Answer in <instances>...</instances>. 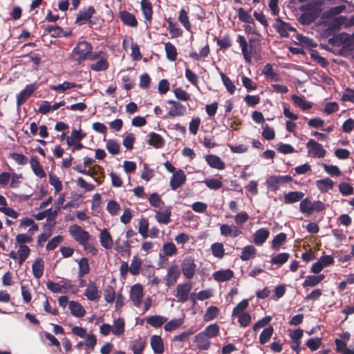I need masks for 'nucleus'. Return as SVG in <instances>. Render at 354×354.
I'll use <instances>...</instances> for the list:
<instances>
[{
  "instance_id": "nucleus-26",
  "label": "nucleus",
  "mask_w": 354,
  "mask_h": 354,
  "mask_svg": "<svg viewBox=\"0 0 354 354\" xmlns=\"http://www.w3.org/2000/svg\"><path fill=\"white\" fill-rule=\"evenodd\" d=\"M151 346L155 353L162 354L164 351V344L160 336L153 335L151 337Z\"/></svg>"
},
{
  "instance_id": "nucleus-29",
  "label": "nucleus",
  "mask_w": 354,
  "mask_h": 354,
  "mask_svg": "<svg viewBox=\"0 0 354 354\" xmlns=\"http://www.w3.org/2000/svg\"><path fill=\"white\" fill-rule=\"evenodd\" d=\"M61 283H63V285H61L58 283H55L51 281H48L46 282V287L48 290L52 291L53 292H61L62 288H71V286L68 284L67 280H62Z\"/></svg>"
},
{
  "instance_id": "nucleus-40",
  "label": "nucleus",
  "mask_w": 354,
  "mask_h": 354,
  "mask_svg": "<svg viewBox=\"0 0 354 354\" xmlns=\"http://www.w3.org/2000/svg\"><path fill=\"white\" fill-rule=\"evenodd\" d=\"M171 211L166 209L164 211H157L156 218L160 223L167 224L170 222Z\"/></svg>"
},
{
  "instance_id": "nucleus-49",
  "label": "nucleus",
  "mask_w": 354,
  "mask_h": 354,
  "mask_svg": "<svg viewBox=\"0 0 354 354\" xmlns=\"http://www.w3.org/2000/svg\"><path fill=\"white\" fill-rule=\"evenodd\" d=\"M249 301L248 299H243L239 302L233 309L232 313V317H236L237 315L245 313V310L248 307Z\"/></svg>"
},
{
  "instance_id": "nucleus-19",
  "label": "nucleus",
  "mask_w": 354,
  "mask_h": 354,
  "mask_svg": "<svg viewBox=\"0 0 354 354\" xmlns=\"http://www.w3.org/2000/svg\"><path fill=\"white\" fill-rule=\"evenodd\" d=\"M185 180L186 177L183 171L179 170L173 174L170 180V185L173 189H176L180 187L185 183Z\"/></svg>"
},
{
  "instance_id": "nucleus-44",
  "label": "nucleus",
  "mask_w": 354,
  "mask_h": 354,
  "mask_svg": "<svg viewBox=\"0 0 354 354\" xmlns=\"http://www.w3.org/2000/svg\"><path fill=\"white\" fill-rule=\"evenodd\" d=\"M316 183L318 189L323 192H328L333 186V180L328 178L319 180Z\"/></svg>"
},
{
  "instance_id": "nucleus-59",
  "label": "nucleus",
  "mask_w": 354,
  "mask_h": 354,
  "mask_svg": "<svg viewBox=\"0 0 354 354\" xmlns=\"http://www.w3.org/2000/svg\"><path fill=\"white\" fill-rule=\"evenodd\" d=\"M178 20L187 30H190L191 24L189 20L187 12L185 11V10L182 9L180 11Z\"/></svg>"
},
{
  "instance_id": "nucleus-15",
  "label": "nucleus",
  "mask_w": 354,
  "mask_h": 354,
  "mask_svg": "<svg viewBox=\"0 0 354 354\" xmlns=\"http://www.w3.org/2000/svg\"><path fill=\"white\" fill-rule=\"evenodd\" d=\"M84 295L89 301H97L100 298V291L95 282L90 281L84 292Z\"/></svg>"
},
{
  "instance_id": "nucleus-18",
  "label": "nucleus",
  "mask_w": 354,
  "mask_h": 354,
  "mask_svg": "<svg viewBox=\"0 0 354 354\" xmlns=\"http://www.w3.org/2000/svg\"><path fill=\"white\" fill-rule=\"evenodd\" d=\"M55 222L52 223H45L44 225V232H42L37 239V245L42 247L44 243L51 236L52 231L55 227Z\"/></svg>"
},
{
  "instance_id": "nucleus-55",
  "label": "nucleus",
  "mask_w": 354,
  "mask_h": 354,
  "mask_svg": "<svg viewBox=\"0 0 354 354\" xmlns=\"http://www.w3.org/2000/svg\"><path fill=\"white\" fill-rule=\"evenodd\" d=\"M183 324V319H174L165 324L164 326V329L166 331H171L180 326Z\"/></svg>"
},
{
  "instance_id": "nucleus-52",
  "label": "nucleus",
  "mask_w": 354,
  "mask_h": 354,
  "mask_svg": "<svg viewBox=\"0 0 354 354\" xmlns=\"http://www.w3.org/2000/svg\"><path fill=\"white\" fill-rule=\"evenodd\" d=\"M106 147L110 153L115 155L120 152V145L115 140H106Z\"/></svg>"
},
{
  "instance_id": "nucleus-45",
  "label": "nucleus",
  "mask_w": 354,
  "mask_h": 354,
  "mask_svg": "<svg viewBox=\"0 0 354 354\" xmlns=\"http://www.w3.org/2000/svg\"><path fill=\"white\" fill-rule=\"evenodd\" d=\"M287 235L286 233L281 232L277 234L272 241V248L275 250H278L281 245L286 241Z\"/></svg>"
},
{
  "instance_id": "nucleus-25",
  "label": "nucleus",
  "mask_w": 354,
  "mask_h": 354,
  "mask_svg": "<svg viewBox=\"0 0 354 354\" xmlns=\"http://www.w3.org/2000/svg\"><path fill=\"white\" fill-rule=\"evenodd\" d=\"M214 279L218 282H223L231 279L234 277V272L230 269L218 270L213 274Z\"/></svg>"
},
{
  "instance_id": "nucleus-50",
  "label": "nucleus",
  "mask_w": 354,
  "mask_h": 354,
  "mask_svg": "<svg viewBox=\"0 0 354 354\" xmlns=\"http://www.w3.org/2000/svg\"><path fill=\"white\" fill-rule=\"evenodd\" d=\"M185 112V107L180 103L176 104L172 106L168 112V115L171 117L183 115Z\"/></svg>"
},
{
  "instance_id": "nucleus-9",
  "label": "nucleus",
  "mask_w": 354,
  "mask_h": 354,
  "mask_svg": "<svg viewBox=\"0 0 354 354\" xmlns=\"http://www.w3.org/2000/svg\"><path fill=\"white\" fill-rule=\"evenodd\" d=\"M180 276V270L177 265L171 266L168 270L165 278V285L167 287L173 286L177 282Z\"/></svg>"
},
{
  "instance_id": "nucleus-23",
  "label": "nucleus",
  "mask_w": 354,
  "mask_h": 354,
  "mask_svg": "<svg viewBox=\"0 0 354 354\" xmlns=\"http://www.w3.org/2000/svg\"><path fill=\"white\" fill-rule=\"evenodd\" d=\"M32 274L35 278L39 279L41 277L44 270V262L42 258L39 257L34 261L32 266Z\"/></svg>"
},
{
  "instance_id": "nucleus-51",
  "label": "nucleus",
  "mask_w": 354,
  "mask_h": 354,
  "mask_svg": "<svg viewBox=\"0 0 354 354\" xmlns=\"http://www.w3.org/2000/svg\"><path fill=\"white\" fill-rule=\"evenodd\" d=\"M290 257L287 252L279 253L271 259V263L273 265L281 266L286 263Z\"/></svg>"
},
{
  "instance_id": "nucleus-2",
  "label": "nucleus",
  "mask_w": 354,
  "mask_h": 354,
  "mask_svg": "<svg viewBox=\"0 0 354 354\" xmlns=\"http://www.w3.org/2000/svg\"><path fill=\"white\" fill-rule=\"evenodd\" d=\"M15 240L19 245L18 250V264L22 265L23 263L27 259L30 253V249L26 243H30L32 241L33 239L31 235L27 234H19L16 236Z\"/></svg>"
},
{
  "instance_id": "nucleus-27",
  "label": "nucleus",
  "mask_w": 354,
  "mask_h": 354,
  "mask_svg": "<svg viewBox=\"0 0 354 354\" xmlns=\"http://www.w3.org/2000/svg\"><path fill=\"white\" fill-rule=\"evenodd\" d=\"M68 307L71 314L76 317H82L86 313V310L84 307L77 301H70Z\"/></svg>"
},
{
  "instance_id": "nucleus-31",
  "label": "nucleus",
  "mask_w": 354,
  "mask_h": 354,
  "mask_svg": "<svg viewBox=\"0 0 354 354\" xmlns=\"http://www.w3.org/2000/svg\"><path fill=\"white\" fill-rule=\"evenodd\" d=\"M78 277L82 278L84 275L88 274L90 272V266L88 260L86 257H83L80 259V260L78 262Z\"/></svg>"
},
{
  "instance_id": "nucleus-34",
  "label": "nucleus",
  "mask_w": 354,
  "mask_h": 354,
  "mask_svg": "<svg viewBox=\"0 0 354 354\" xmlns=\"http://www.w3.org/2000/svg\"><path fill=\"white\" fill-rule=\"evenodd\" d=\"M167 318L160 315H153L147 317L146 322L153 327L158 328L166 323Z\"/></svg>"
},
{
  "instance_id": "nucleus-39",
  "label": "nucleus",
  "mask_w": 354,
  "mask_h": 354,
  "mask_svg": "<svg viewBox=\"0 0 354 354\" xmlns=\"http://www.w3.org/2000/svg\"><path fill=\"white\" fill-rule=\"evenodd\" d=\"M165 50L167 58L170 61H175L177 57V50L174 44L170 42L165 44Z\"/></svg>"
},
{
  "instance_id": "nucleus-57",
  "label": "nucleus",
  "mask_w": 354,
  "mask_h": 354,
  "mask_svg": "<svg viewBox=\"0 0 354 354\" xmlns=\"http://www.w3.org/2000/svg\"><path fill=\"white\" fill-rule=\"evenodd\" d=\"M162 251L163 254L171 257L177 253V248L173 243L169 242L163 244Z\"/></svg>"
},
{
  "instance_id": "nucleus-30",
  "label": "nucleus",
  "mask_w": 354,
  "mask_h": 354,
  "mask_svg": "<svg viewBox=\"0 0 354 354\" xmlns=\"http://www.w3.org/2000/svg\"><path fill=\"white\" fill-rule=\"evenodd\" d=\"M100 243L106 249H111L113 246L111 236L106 229H104L100 232Z\"/></svg>"
},
{
  "instance_id": "nucleus-33",
  "label": "nucleus",
  "mask_w": 354,
  "mask_h": 354,
  "mask_svg": "<svg viewBox=\"0 0 354 354\" xmlns=\"http://www.w3.org/2000/svg\"><path fill=\"white\" fill-rule=\"evenodd\" d=\"M262 73L266 76V78L272 82H278L280 80L279 75L273 71L270 64H267L262 71Z\"/></svg>"
},
{
  "instance_id": "nucleus-16",
  "label": "nucleus",
  "mask_w": 354,
  "mask_h": 354,
  "mask_svg": "<svg viewBox=\"0 0 354 354\" xmlns=\"http://www.w3.org/2000/svg\"><path fill=\"white\" fill-rule=\"evenodd\" d=\"M95 12V10L93 6H90L84 10H81L77 16L75 22L79 25L84 24L90 20Z\"/></svg>"
},
{
  "instance_id": "nucleus-21",
  "label": "nucleus",
  "mask_w": 354,
  "mask_h": 354,
  "mask_svg": "<svg viewBox=\"0 0 354 354\" xmlns=\"http://www.w3.org/2000/svg\"><path fill=\"white\" fill-rule=\"evenodd\" d=\"M205 160L208 163V165L212 167L217 169H224L225 165L223 161L216 155H207L205 156Z\"/></svg>"
},
{
  "instance_id": "nucleus-46",
  "label": "nucleus",
  "mask_w": 354,
  "mask_h": 354,
  "mask_svg": "<svg viewBox=\"0 0 354 354\" xmlns=\"http://www.w3.org/2000/svg\"><path fill=\"white\" fill-rule=\"evenodd\" d=\"M0 211L12 218H17L19 216V213L7 207L6 201H0Z\"/></svg>"
},
{
  "instance_id": "nucleus-56",
  "label": "nucleus",
  "mask_w": 354,
  "mask_h": 354,
  "mask_svg": "<svg viewBox=\"0 0 354 354\" xmlns=\"http://www.w3.org/2000/svg\"><path fill=\"white\" fill-rule=\"evenodd\" d=\"M148 230H149V222L147 218H141L139 221V225H138V232L142 235L143 238H147L148 234Z\"/></svg>"
},
{
  "instance_id": "nucleus-8",
  "label": "nucleus",
  "mask_w": 354,
  "mask_h": 354,
  "mask_svg": "<svg viewBox=\"0 0 354 354\" xmlns=\"http://www.w3.org/2000/svg\"><path fill=\"white\" fill-rule=\"evenodd\" d=\"M308 154L314 158H324L326 151L321 144L311 139L306 143Z\"/></svg>"
},
{
  "instance_id": "nucleus-64",
  "label": "nucleus",
  "mask_w": 354,
  "mask_h": 354,
  "mask_svg": "<svg viewBox=\"0 0 354 354\" xmlns=\"http://www.w3.org/2000/svg\"><path fill=\"white\" fill-rule=\"evenodd\" d=\"M104 299L107 303H112L115 299V291L112 286H108L104 292Z\"/></svg>"
},
{
  "instance_id": "nucleus-6",
  "label": "nucleus",
  "mask_w": 354,
  "mask_h": 354,
  "mask_svg": "<svg viewBox=\"0 0 354 354\" xmlns=\"http://www.w3.org/2000/svg\"><path fill=\"white\" fill-rule=\"evenodd\" d=\"M196 269V265L194 262V259L191 257L185 258L182 261L181 270L186 279H192L195 275Z\"/></svg>"
},
{
  "instance_id": "nucleus-62",
  "label": "nucleus",
  "mask_w": 354,
  "mask_h": 354,
  "mask_svg": "<svg viewBox=\"0 0 354 354\" xmlns=\"http://www.w3.org/2000/svg\"><path fill=\"white\" fill-rule=\"evenodd\" d=\"M219 310L216 306H212L209 307L204 315V319L205 321L213 320L218 314Z\"/></svg>"
},
{
  "instance_id": "nucleus-24",
  "label": "nucleus",
  "mask_w": 354,
  "mask_h": 354,
  "mask_svg": "<svg viewBox=\"0 0 354 354\" xmlns=\"http://www.w3.org/2000/svg\"><path fill=\"white\" fill-rule=\"evenodd\" d=\"M30 164L33 173L37 177L40 178L46 177V172L37 158L32 157L30 160Z\"/></svg>"
},
{
  "instance_id": "nucleus-43",
  "label": "nucleus",
  "mask_w": 354,
  "mask_h": 354,
  "mask_svg": "<svg viewBox=\"0 0 354 354\" xmlns=\"http://www.w3.org/2000/svg\"><path fill=\"white\" fill-rule=\"evenodd\" d=\"M274 333V328L272 326H269L264 328L259 335V343L261 344H265L271 338Z\"/></svg>"
},
{
  "instance_id": "nucleus-60",
  "label": "nucleus",
  "mask_w": 354,
  "mask_h": 354,
  "mask_svg": "<svg viewBox=\"0 0 354 354\" xmlns=\"http://www.w3.org/2000/svg\"><path fill=\"white\" fill-rule=\"evenodd\" d=\"M64 238L61 235H57L50 240L46 245V250L51 251L55 250L63 241Z\"/></svg>"
},
{
  "instance_id": "nucleus-48",
  "label": "nucleus",
  "mask_w": 354,
  "mask_h": 354,
  "mask_svg": "<svg viewBox=\"0 0 354 354\" xmlns=\"http://www.w3.org/2000/svg\"><path fill=\"white\" fill-rule=\"evenodd\" d=\"M109 67V63L106 59L101 58L96 62L91 64L90 65V68L95 71H105Z\"/></svg>"
},
{
  "instance_id": "nucleus-28",
  "label": "nucleus",
  "mask_w": 354,
  "mask_h": 354,
  "mask_svg": "<svg viewBox=\"0 0 354 354\" xmlns=\"http://www.w3.org/2000/svg\"><path fill=\"white\" fill-rule=\"evenodd\" d=\"M257 254V249L252 245H246L242 249L241 255L240 258L242 261H246L251 259L254 258Z\"/></svg>"
},
{
  "instance_id": "nucleus-47",
  "label": "nucleus",
  "mask_w": 354,
  "mask_h": 354,
  "mask_svg": "<svg viewBox=\"0 0 354 354\" xmlns=\"http://www.w3.org/2000/svg\"><path fill=\"white\" fill-rule=\"evenodd\" d=\"M201 332L204 333L209 339L215 337L219 333V326L217 324H210Z\"/></svg>"
},
{
  "instance_id": "nucleus-61",
  "label": "nucleus",
  "mask_w": 354,
  "mask_h": 354,
  "mask_svg": "<svg viewBox=\"0 0 354 354\" xmlns=\"http://www.w3.org/2000/svg\"><path fill=\"white\" fill-rule=\"evenodd\" d=\"M322 344V339L319 337L308 339L306 342V346L311 351H317Z\"/></svg>"
},
{
  "instance_id": "nucleus-5",
  "label": "nucleus",
  "mask_w": 354,
  "mask_h": 354,
  "mask_svg": "<svg viewBox=\"0 0 354 354\" xmlns=\"http://www.w3.org/2000/svg\"><path fill=\"white\" fill-rule=\"evenodd\" d=\"M92 50L91 45L86 41H80L73 50L75 59L79 62L85 60Z\"/></svg>"
},
{
  "instance_id": "nucleus-22",
  "label": "nucleus",
  "mask_w": 354,
  "mask_h": 354,
  "mask_svg": "<svg viewBox=\"0 0 354 354\" xmlns=\"http://www.w3.org/2000/svg\"><path fill=\"white\" fill-rule=\"evenodd\" d=\"M120 17L121 21L127 26L131 27H136L138 26V21L134 15L127 12L121 11L120 12Z\"/></svg>"
},
{
  "instance_id": "nucleus-17",
  "label": "nucleus",
  "mask_w": 354,
  "mask_h": 354,
  "mask_svg": "<svg viewBox=\"0 0 354 354\" xmlns=\"http://www.w3.org/2000/svg\"><path fill=\"white\" fill-rule=\"evenodd\" d=\"M270 232L266 228H261L253 234V242L257 245H262L268 239Z\"/></svg>"
},
{
  "instance_id": "nucleus-14",
  "label": "nucleus",
  "mask_w": 354,
  "mask_h": 354,
  "mask_svg": "<svg viewBox=\"0 0 354 354\" xmlns=\"http://www.w3.org/2000/svg\"><path fill=\"white\" fill-rule=\"evenodd\" d=\"M274 28L278 33L282 37H288L290 31H294L295 29L289 24L283 21L280 18H277L274 24Z\"/></svg>"
},
{
  "instance_id": "nucleus-35",
  "label": "nucleus",
  "mask_w": 354,
  "mask_h": 354,
  "mask_svg": "<svg viewBox=\"0 0 354 354\" xmlns=\"http://www.w3.org/2000/svg\"><path fill=\"white\" fill-rule=\"evenodd\" d=\"M115 249L122 257H129L131 255V245L128 241H124L122 244L116 241Z\"/></svg>"
},
{
  "instance_id": "nucleus-63",
  "label": "nucleus",
  "mask_w": 354,
  "mask_h": 354,
  "mask_svg": "<svg viewBox=\"0 0 354 354\" xmlns=\"http://www.w3.org/2000/svg\"><path fill=\"white\" fill-rule=\"evenodd\" d=\"M262 136L268 140H273L275 137V132L272 127L268 124H265L263 127Z\"/></svg>"
},
{
  "instance_id": "nucleus-53",
  "label": "nucleus",
  "mask_w": 354,
  "mask_h": 354,
  "mask_svg": "<svg viewBox=\"0 0 354 354\" xmlns=\"http://www.w3.org/2000/svg\"><path fill=\"white\" fill-rule=\"evenodd\" d=\"M49 183L54 187L55 192L59 193L62 190L63 186L59 178L55 174H49Z\"/></svg>"
},
{
  "instance_id": "nucleus-4",
  "label": "nucleus",
  "mask_w": 354,
  "mask_h": 354,
  "mask_svg": "<svg viewBox=\"0 0 354 354\" xmlns=\"http://www.w3.org/2000/svg\"><path fill=\"white\" fill-rule=\"evenodd\" d=\"M68 232L72 237L80 245H84L86 241L91 239V234L84 230L81 226L77 225H72L69 227Z\"/></svg>"
},
{
  "instance_id": "nucleus-13",
  "label": "nucleus",
  "mask_w": 354,
  "mask_h": 354,
  "mask_svg": "<svg viewBox=\"0 0 354 354\" xmlns=\"http://www.w3.org/2000/svg\"><path fill=\"white\" fill-rule=\"evenodd\" d=\"M57 216V210H52V208H48L45 211L35 214L32 216L38 221L42 220L45 218H47L46 223H52L55 222V219Z\"/></svg>"
},
{
  "instance_id": "nucleus-20",
  "label": "nucleus",
  "mask_w": 354,
  "mask_h": 354,
  "mask_svg": "<svg viewBox=\"0 0 354 354\" xmlns=\"http://www.w3.org/2000/svg\"><path fill=\"white\" fill-rule=\"evenodd\" d=\"M195 342L200 350H207L211 345L209 339L202 332L195 336Z\"/></svg>"
},
{
  "instance_id": "nucleus-11",
  "label": "nucleus",
  "mask_w": 354,
  "mask_h": 354,
  "mask_svg": "<svg viewBox=\"0 0 354 354\" xmlns=\"http://www.w3.org/2000/svg\"><path fill=\"white\" fill-rule=\"evenodd\" d=\"M237 42L239 44L245 61L250 64L252 62V46H249L245 38L242 35H238Z\"/></svg>"
},
{
  "instance_id": "nucleus-3",
  "label": "nucleus",
  "mask_w": 354,
  "mask_h": 354,
  "mask_svg": "<svg viewBox=\"0 0 354 354\" xmlns=\"http://www.w3.org/2000/svg\"><path fill=\"white\" fill-rule=\"evenodd\" d=\"M299 207L301 212L307 216L325 209V205L321 201H301Z\"/></svg>"
},
{
  "instance_id": "nucleus-37",
  "label": "nucleus",
  "mask_w": 354,
  "mask_h": 354,
  "mask_svg": "<svg viewBox=\"0 0 354 354\" xmlns=\"http://www.w3.org/2000/svg\"><path fill=\"white\" fill-rule=\"evenodd\" d=\"M141 9L145 18L147 21H150L152 18L153 10L152 5L149 0L141 1Z\"/></svg>"
},
{
  "instance_id": "nucleus-54",
  "label": "nucleus",
  "mask_w": 354,
  "mask_h": 354,
  "mask_svg": "<svg viewBox=\"0 0 354 354\" xmlns=\"http://www.w3.org/2000/svg\"><path fill=\"white\" fill-rule=\"evenodd\" d=\"M142 265V261L138 258L137 256L133 257L131 266L129 268V272L133 275H137L139 274Z\"/></svg>"
},
{
  "instance_id": "nucleus-12",
  "label": "nucleus",
  "mask_w": 354,
  "mask_h": 354,
  "mask_svg": "<svg viewBox=\"0 0 354 354\" xmlns=\"http://www.w3.org/2000/svg\"><path fill=\"white\" fill-rule=\"evenodd\" d=\"M35 90L36 86L35 84L27 85L26 88L17 95V106H19L24 104L27 100V99L30 97V95Z\"/></svg>"
},
{
  "instance_id": "nucleus-42",
  "label": "nucleus",
  "mask_w": 354,
  "mask_h": 354,
  "mask_svg": "<svg viewBox=\"0 0 354 354\" xmlns=\"http://www.w3.org/2000/svg\"><path fill=\"white\" fill-rule=\"evenodd\" d=\"M124 321L122 318H118L114 321L113 326H112L113 334L120 336L124 332Z\"/></svg>"
},
{
  "instance_id": "nucleus-36",
  "label": "nucleus",
  "mask_w": 354,
  "mask_h": 354,
  "mask_svg": "<svg viewBox=\"0 0 354 354\" xmlns=\"http://www.w3.org/2000/svg\"><path fill=\"white\" fill-rule=\"evenodd\" d=\"M148 136L149 139L147 142L149 145L156 148H160L163 146L164 140L159 134L152 132L150 133Z\"/></svg>"
},
{
  "instance_id": "nucleus-32",
  "label": "nucleus",
  "mask_w": 354,
  "mask_h": 354,
  "mask_svg": "<svg viewBox=\"0 0 354 354\" xmlns=\"http://www.w3.org/2000/svg\"><path fill=\"white\" fill-rule=\"evenodd\" d=\"M146 346V341L142 337H139L132 342L131 348L133 354H142Z\"/></svg>"
},
{
  "instance_id": "nucleus-10",
  "label": "nucleus",
  "mask_w": 354,
  "mask_h": 354,
  "mask_svg": "<svg viewBox=\"0 0 354 354\" xmlns=\"http://www.w3.org/2000/svg\"><path fill=\"white\" fill-rule=\"evenodd\" d=\"M143 297V288L139 284L133 285L130 291V299L136 307H140L142 304Z\"/></svg>"
},
{
  "instance_id": "nucleus-58",
  "label": "nucleus",
  "mask_w": 354,
  "mask_h": 354,
  "mask_svg": "<svg viewBox=\"0 0 354 354\" xmlns=\"http://www.w3.org/2000/svg\"><path fill=\"white\" fill-rule=\"evenodd\" d=\"M221 77L223 83L229 93L233 94L235 91L236 87L230 79L226 76L223 72L220 73Z\"/></svg>"
},
{
  "instance_id": "nucleus-1",
  "label": "nucleus",
  "mask_w": 354,
  "mask_h": 354,
  "mask_svg": "<svg viewBox=\"0 0 354 354\" xmlns=\"http://www.w3.org/2000/svg\"><path fill=\"white\" fill-rule=\"evenodd\" d=\"M300 10L303 12L299 17V21L301 24L308 25L313 23L320 15L321 9L318 4L309 3L301 6Z\"/></svg>"
},
{
  "instance_id": "nucleus-7",
  "label": "nucleus",
  "mask_w": 354,
  "mask_h": 354,
  "mask_svg": "<svg viewBox=\"0 0 354 354\" xmlns=\"http://www.w3.org/2000/svg\"><path fill=\"white\" fill-rule=\"evenodd\" d=\"M192 289V283L188 281L179 283L176 287V297L178 302H185L189 299V295Z\"/></svg>"
},
{
  "instance_id": "nucleus-38",
  "label": "nucleus",
  "mask_w": 354,
  "mask_h": 354,
  "mask_svg": "<svg viewBox=\"0 0 354 354\" xmlns=\"http://www.w3.org/2000/svg\"><path fill=\"white\" fill-rule=\"evenodd\" d=\"M212 253L214 257L222 259L225 255L224 245L222 243L216 242L211 245Z\"/></svg>"
},
{
  "instance_id": "nucleus-41",
  "label": "nucleus",
  "mask_w": 354,
  "mask_h": 354,
  "mask_svg": "<svg viewBox=\"0 0 354 354\" xmlns=\"http://www.w3.org/2000/svg\"><path fill=\"white\" fill-rule=\"evenodd\" d=\"M291 98L296 106L301 108L304 111L308 110L312 107V104L309 102L305 101L302 97L297 95H292Z\"/></svg>"
}]
</instances>
